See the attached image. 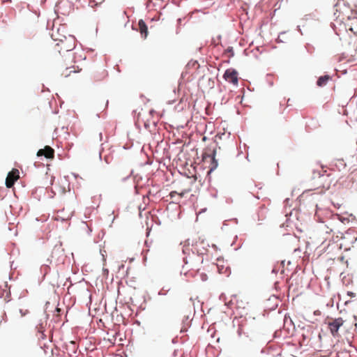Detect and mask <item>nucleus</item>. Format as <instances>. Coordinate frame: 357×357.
Masks as SVG:
<instances>
[{
    "instance_id": "obj_1",
    "label": "nucleus",
    "mask_w": 357,
    "mask_h": 357,
    "mask_svg": "<svg viewBox=\"0 0 357 357\" xmlns=\"http://www.w3.org/2000/svg\"><path fill=\"white\" fill-rule=\"evenodd\" d=\"M54 40L56 43L53 47V51L55 54L57 53L59 55L57 60L60 65L61 76L68 77L71 73H79L81 69L75 65L73 54L70 52L75 47V38L69 35L54 38Z\"/></svg>"
},
{
    "instance_id": "obj_2",
    "label": "nucleus",
    "mask_w": 357,
    "mask_h": 357,
    "mask_svg": "<svg viewBox=\"0 0 357 357\" xmlns=\"http://www.w3.org/2000/svg\"><path fill=\"white\" fill-rule=\"evenodd\" d=\"M238 71L234 68H230L225 71L223 78L225 81L237 86L238 84Z\"/></svg>"
},
{
    "instance_id": "obj_3",
    "label": "nucleus",
    "mask_w": 357,
    "mask_h": 357,
    "mask_svg": "<svg viewBox=\"0 0 357 357\" xmlns=\"http://www.w3.org/2000/svg\"><path fill=\"white\" fill-rule=\"evenodd\" d=\"M343 324L344 321L341 317L335 318L333 321L328 323L330 332L333 337L338 335V331Z\"/></svg>"
},
{
    "instance_id": "obj_4",
    "label": "nucleus",
    "mask_w": 357,
    "mask_h": 357,
    "mask_svg": "<svg viewBox=\"0 0 357 357\" xmlns=\"http://www.w3.org/2000/svg\"><path fill=\"white\" fill-rule=\"evenodd\" d=\"M20 178L19 171L17 169H13L10 172L6 179V185L7 188H12L15 182Z\"/></svg>"
},
{
    "instance_id": "obj_5",
    "label": "nucleus",
    "mask_w": 357,
    "mask_h": 357,
    "mask_svg": "<svg viewBox=\"0 0 357 357\" xmlns=\"http://www.w3.org/2000/svg\"><path fill=\"white\" fill-rule=\"evenodd\" d=\"M38 156H45L46 158H53L54 155V151L49 146H46L44 149L38 150L37 153Z\"/></svg>"
},
{
    "instance_id": "obj_6",
    "label": "nucleus",
    "mask_w": 357,
    "mask_h": 357,
    "mask_svg": "<svg viewBox=\"0 0 357 357\" xmlns=\"http://www.w3.org/2000/svg\"><path fill=\"white\" fill-rule=\"evenodd\" d=\"M332 79V77L330 75L326 74L324 75L318 77L316 84L319 87L325 86L328 82Z\"/></svg>"
},
{
    "instance_id": "obj_7",
    "label": "nucleus",
    "mask_w": 357,
    "mask_h": 357,
    "mask_svg": "<svg viewBox=\"0 0 357 357\" xmlns=\"http://www.w3.org/2000/svg\"><path fill=\"white\" fill-rule=\"evenodd\" d=\"M139 31L144 38H146L148 35V27L146 23L140 20L138 22Z\"/></svg>"
},
{
    "instance_id": "obj_8",
    "label": "nucleus",
    "mask_w": 357,
    "mask_h": 357,
    "mask_svg": "<svg viewBox=\"0 0 357 357\" xmlns=\"http://www.w3.org/2000/svg\"><path fill=\"white\" fill-rule=\"evenodd\" d=\"M191 322L188 315H185L182 320V327L181 328L180 332L181 333H185L188 331V329L190 327Z\"/></svg>"
},
{
    "instance_id": "obj_9",
    "label": "nucleus",
    "mask_w": 357,
    "mask_h": 357,
    "mask_svg": "<svg viewBox=\"0 0 357 357\" xmlns=\"http://www.w3.org/2000/svg\"><path fill=\"white\" fill-rule=\"evenodd\" d=\"M218 167V160L216 158H211L209 169L207 171V176H210V174L213 171H215Z\"/></svg>"
},
{
    "instance_id": "obj_10",
    "label": "nucleus",
    "mask_w": 357,
    "mask_h": 357,
    "mask_svg": "<svg viewBox=\"0 0 357 357\" xmlns=\"http://www.w3.org/2000/svg\"><path fill=\"white\" fill-rule=\"evenodd\" d=\"M324 174L320 170H313L312 174V179L315 180L316 178L321 179Z\"/></svg>"
},
{
    "instance_id": "obj_11",
    "label": "nucleus",
    "mask_w": 357,
    "mask_h": 357,
    "mask_svg": "<svg viewBox=\"0 0 357 357\" xmlns=\"http://www.w3.org/2000/svg\"><path fill=\"white\" fill-rule=\"evenodd\" d=\"M170 289H171V287L169 285H165L158 292V295H159V296H165L170 291Z\"/></svg>"
},
{
    "instance_id": "obj_12",
    "label": "nucleus",
    "mask_w": 357,
    "mask_h": 357,
    "mask_svg": "<svg viewBox=\"0 0 357 357\" xmlns=\"http://www.w3.org/2000/svg\"><path fill=\"white\" fill-rule=\"evenodd\" d=\"M304 47H305L306 52L308 54H312L314 53L315 48L312 44L307 43L305 45Z\"/></svg>"
},
{
    "instance_id": "obj_13",
    "label": "nucleus",
    "mask_w": 357,
    "mask_h": 357,
    "mask_svg": "<svg viewBox=\"0 0 357 357\" xmlns=\"http://www.w3.org/2000/svg\"><path fill=\"white\" fill-rule=\"evenodd\" d=\"M338 163L336 164V167L339 171H341L346 167V163L344 162L343 159L338 160Z\"/></svg>"
},
{
    "instance_id": "obj_14",
    "label": "nucleus",
    "mask_w": 357,
    "mask_h": 357,
    "mask_svg": "<svg viewBox=\"0 0 357 357\" xmlns=\"http://www.w3.org/2000/svg\"><path fill=\"white\" fill-rule=\"evenodd\" d=\"M225 53L226 54H229V58L233 57L234 56V51L233 47H227V49L225 50Z\"/></svg>"
},
{
    "instance_id": "obj_15",
    "label": "nucleus",
    "mask_w": 357,
    "mask_h": 357,
    "mask_svg": "<svg viewBox=\"0 0 357 357\" xmlns=\"http://www.w3.org/2000/svg\"><path fill=\"white\" fill-rule=\"evenodd\" d=\"M36 328L38 330V332L41 333V338L42 339H45V335L43 333L44 329H45V326H43V324H40L38 326H36Z\"/></svg>"
},
{
    "instance_id": "obj_16",
    "label": "nucleus",
    "mask_w": 357,
    "mask_h": 357,
    "mask_svg": "<svg viewBox=\"0 0 357 357\" xmlns=\"http://www.w3.org/2000/svg\"><path fill=\"white\" fill-rule=\"evenodd\" d=\"M162 163V162L161 161H160V160L158 159V170H157V172H158V176H165L164 171H162V170H160V165H161Z\"/></svg>"
},
{
    "instance_id": "obj_17",
    "label": "nucleus",
    "mask_w": 357,
    "mask_h": 357,
    "mask_svg": "<svg viewBox=\"0 0 357 357\" xmlns=\"http://www.w3.org/2000/svg\"><path fill=\"white\" fill-rule=\"evenodd\" d=\"M237 334L238 337H241L243 334L245 335L246 337H248V335H246V333L243 331L242 326H238V328L237 329Z\"/></svg>"
},
{
    "instance_id": "obj_18",
    "label": "nucleus",
    "mask_w": 357,
    "mask_h": 357,
    "mask_svg": "<svg viewBox=\"0 0 357 357\" xmlns=\"http://www.w3.org/2000/svg\"><path fill=\"white\" fill-rule=\"evenodd\" d=\"M286 33V31H282L279 33V36L278 37V38L276 39V43H284V40L280 38V36L283 34H285Z\"/></svg>"
},
{
    "instance_id": "obj_19",
    "label": "nucleus",
    "mask_w": 357,
    "mask_h": 357,
    "mask_svg": "<svg viewBox=\"0 0 357 357\" xmlns=\"http://www.w3.org/2000/svg\"><path fill=\"white\" fill-rule=\"evenodd\" d=\"M182 21H183V19L182 18H178L177 20V26H178V28L176 29V33H178L179 32V26H181V23H182Z\"/></svg>"
},
{
    "instance_id": "obj_20",
    "label": "nucleus",
    "mask_w": 357,
    "mask_h": 357,
    "mask_svg": "<svg viewBox=\"0 0 357 357\" xmlns=\"http://www.w3.org/2000/svg\"><path fill=\"white\" fill-rule=\"evenodd\" d=\"M327 307H333L334 305V299L332 298L330 299V301L326 304Z\"/></svg>"
},
{
    "instance_id": "obj_21",
    "label": "nucleus",
    "mask_w": 357,
    "mask_h": 357,
    "mask_svg": "<svg viewBox=\"0 0 357 357\" xmlns=\"http://www.w3.org/2000/svg\"><path fill=\"white\" fill-rule=\"evenodd\" d=\"M215 156H216V149H213V150L212 151L211 153L208 155V157L211 158H215Z\"/></svg>"
},
{
    "instance_id": "obj_22",
    "label": "nucleus",
    "mask_w": 357,
    "mask_h": 357,
    "mask_svg": "<svg viewBox=\"0 0 357 357\" xmlns=\"http://www.w3.org/2000/svg\"><path fill=\"white\" fill-rule=\"evenodd\" d=\"M208 277L206 273H202L201 275V279L202 281H206L207 280Z\"/></svg>"
},
{
    "instance_id": "obj_23",
    "label": "nucleus",
    "mask_w": 357,
    "mask_h": 357,
    "mask_svg": "<svg viewBox=\"0 0 357 357\" xmlns=\"http://www.w3.org/2000/svg\"><path fill=\"white\" fill-rule=\"evenodd\" d=\"M278 271H279V268H278L276 267V266H275L273 268V269H272V271H271V272H272V273L277 274V273H278Z\"/></svg>"
},
{
    "instance_id": "obj_24",
    "label": "nucleus",
    "mask_w": 357,
    "mask_h": 357,
    "mask_svg": "<svg viewBox=\"0 0 357 357\" xmlns=\"http://www.w3.org/2000/svg\"><path fill=\"white\" fill-rule=\"evenodd\" d=\"M347 295L351 298H354L356 296V294L353 291H347Z\"/></svg>"
},
{
    "instance_id": "obj_25",
    "label": "nucleus",
    "mask_w": 357,
    "mask_h": 357,
    "mask_svg": "<svg viewBox=\"0 0 357 357\" xmlns=\"http://www.w3.org/2000/svg\"><path fill=\"white\" fill-rule=\"evenodd\" d=\"M103 74H105V72H103ZM104 77H105V75H103L101 77L94 76V79L96 81H100V80H102L104 78Z\"/></svg>"
},
{
    "instance_id": "obj_26",
    "label": "nucleus",
    "mask_w": 357,
    "mask_h": 357,
    "mask_svg": "<svg viewBox=\"0 0 357 357\" xmlns=\"http://www.w3.org/2000/svg\"><path fill=\"white\" fill-rule=\"evenodd\" d=\"M296 30H297V31H298L301 35H303V31H302V30H301V26H300V25H298V26H296Z\"/></svg>"
},
{
    "instance_id": "obj_27",
    "label": "nucleus",
    "mask_w": 357,
    "mask_h": 357,
    "mask_svg": "<svg viewBox=\"0 0 357 357\" xmlns=\"http://www.w3.org/2000/svg\"><path fill=\"white\" fill-rule=\"evenodd\" d=\"M20 313H21L22 316H24V315H26L28 313V310H26L25 311H22V310H20Z\"/></svg>"
},
{
    "instance_id": "obj_28",
    "label": "nucleus",
    "mask_w": 357,
    "mask_h": 357,
    "mask_svg": "<svg viewBox=\"0 0 357 357\" xmlns=\"http://www.w3.org/2000/svg\"><path fill=\"white\" fill-rule=\"evenodd\" d=\"M310 16V15H305L302 19H301V21H307L308 20V17Z\"/></svg>"
},
{
    "instance_id": "obj_29",
    "label": "nucleus",
    "mask_w": 357,
    "mask_h": 357,
    "mask_svg": "<svg viewBox=\"0 0 357 357\" xmlns=\"http://www.w3.org/2000/svg\"><path fill=\"white\" fill-rule=\"evenodd\" d=\"M173 92H174V93H179V92H180V89H179V87H178L177 89H176V88H174V89H173Z\"/></svg>"
},
{
    "instance_id": "obj_30",
    "label": "nucleus",
    "mask_w": 357,
    "mask_h": 357,
    "mask_svg": "<svg viewBox=\"0 0 357 357\" xmlns=\"http://www.w3.org/2000/svg\"><path fill=\"white\" fill-rule=\"evenodd\" d=\"M289 201H290V199H289V198H286V199H284V204H285L286 205H288V204H289Z\"/></svg>"
},
{
    "instance_id": "obj_31",
    "label": "nucleus",
    "mask_w": 357,
    "mask_h": 357,
    "mask_svg": "<svg viewBox=\"0 0 357 357\" xmlns=\"http://www.w3.org/2000/svg\"><path fill=\"white\" fill-rule=\"evenodd\" d=\"M151 3H152V0H149V1L147 2V7L150 8Z\"/></svg>"
},
{
    "instance_id": "obj_32",
    "label": "nucleus",
    "mask_w": 357,
    "mask_h": 357,
    "mask_svg": "<svg viewBox=\"0 0 357 357\" xmlns=\"http://www.w3.org/2000/svg\"><path fill=\"white\" fill-rule=\"evenodd\" d=\"M144 126H145L147 129H149V123H148L147 122H146V123H144Z\"/></svg>"
},
{
    "instance_id": "obj_33",
    "label": "nucleus",
    "mask_w": 357,
    "mask_h": 357,
    "mask_svg": "<svg viewBox=\"0 0 357 357\" xmlns=\"http://www.w3.org/2000/svg\"><path fill=\"white\" fill-rule=\"evenodd\" d=\"M183 261H184L185 264H188L187 257H184L183 258Z\"/></svg>"
},
{
    "instance_id": "obj_34",
    "label": "nucleus",
    "mask_w": 357,
    "mask_h": 357,
    "mask_svg": "<svg viewBox=\"0 0 357 357\" xmlns=\"http://www.w3.org/2000/svg\"><path fill=\"white\" fill-rule=\"evenodd\" d=\"M349 303H351V301H347L344 302V305H347Z\"/></svg>"
},
{
    "instance_id": "obj_35",
    "label": "nucleus",
    "mask_w": 357,
    "mask_h": 357,
    "mask_svg": "<svg viewBox=\"0 0 357 357\" xmlns=\"http://www.w3.org/2000/svg\"><path fill=\"white\" fill-rule=\"evenodd\" d=\"M161 225V221L160 220V219L158 218V226L160 225Z\"/></svg>"
},
{
    "instance_id": "obj_36",
    "label": "nucleus",
    "mask_w": 357,
    "mask_h": 357,
    "mask_svg": "<svg viewBox=\"0 0 357 357\" xmlns=\"http://www.w3.org/2000/svg\"><path fill=\"white\" fill-rule=\"evenodd\" d=\"M189 241H190V240H189V239H188V240L185 241V243H186V245H188H188H190V242H189Z\"/></svg>"
},
{
    "instance_id": "obj_37",
    "label": "nucleus",
    "mask_w": 357,
    "mask_h": 357,
    "mask_svg": "<svg viewBox=\"0 0 357 357\" xmlns=\"http://www.w3.org/2000/svg\"><path fill=\"white\" fill-rule=\"evenodd\" d=\"M284 263H285V261H284V260H283V261H281V265H282V267H284Z\"/></svg>"
},
{
    "instance_id": "obj_38",
    "label": "nucleus",
    "mask_w": 357,
    "mask_h": 357,
    "mask_svg": "<svg viewBox=\"0 0 357 357\" xmlns=\"http://www.w3.org/2000/svg\"><path fill=\"white\" fill-rule=\"evenodd\" d=\"M183 252L184 255L186 254V248H183Z\"/></svg>"
},
{
    "instance_id": "obj_39",
    "label": "nucleus",
    "mask_w": 357,
    "mask_h": 357,
    "mask_svg": "<svg viewBox=\"0 0 357 357\" xmlns=\"http://www.w3.org/2000/svg\"><path fill=\"white\" fill-rule=\"evenodd\" d=\"M302 337H303V340H305L306 339V335L305 334H303Z\"/></svg>"
},
{
    "instance_id": "obj_40",
    "label": "nucleus",
    "mask_w": 357,
    "mask_h": 357,
    "mask_svg": "<svg viewBox=\"0 0 357 357\" xmlns=\"http://www.w3.org/2000/svg\"><path fill=\"white\" fill-rule=\"evenodd\" d=\"M221 38H222L221 35L218 36V40H220V39H221Z\"/></svg>"
},
{
    "instance_id": "obj_41",
    "label": "nucleus",
    "mask_w": 357,
    "mask_h": 357,
    "mask_svg": "<svg viewBox=\"0 0 357 357\" xmlns=\"http://www.w3.org/2000/svg\"><path fill=\"white\" fill-rule=\"evenodd\" d=\"M174 101H175V100H172V101H169V104H172V103H173Z\"/></svg>"
},
{
    "instance_id": "obj_42",
    "label": "nucleus",
    "mask_w": 357,
    "mask_h": 357,
    "mask_svg": "<svg viewBox=\"0 0 357 357\" xmlns=\"http://www.w3.org/2000/svg\"><path fill=\"white\" fill-rule=\"evenodd\" d=\"M160 20V17H159V13L158 12V18H157V20L158 21Z\"/></svg>"
},
{
    "instance_id": "obj_43",
    "label": "nucleus",
    "mask_w": 357,
    "mask_h": 357,
    "mask_svg": "<svg viewBox=\"0 0 357 357\" xmlns=\"http://www.w3.org/2000/svg\"><path fill=\"white\" fill-rule=\"evenodd\" d=\"M322 183H323L322 181H320V182L317 185H321Z\"/></svg>"
},
{
    "instance_id": "obj_44",
    "label": "nucleus",
    "mask_w": 357,
    "mask_h": 357,
    "mask_svg": "<svg viewBox=\"0 0 357 357\" xmlns=\"http://www.w3.org/2000/svg\"><path fill=\"white\" fill-rule=\"evenodd\" d=\"M183 101V98H182L180 100V103H181Z\"/></svg>"
},
{
    "instance_id": "obj_45",
    "label": "nucleus",
    "mask_w": 357,
    "mask_h": 357,
    "mask_svg": "<svg viewBox=\"0 0 357 357\" xmlns=\"http://www.w3.org/2000/svg\"><path fill=\"white\" fill-rule=\"evenodd\" d=\"M357 241V238H355V240H354V241H353L351 243H354L355 241Z\"/></svg>"
},
{
    "instance_id": "obj_46",
    "label": "nucleus",
    "mask_w": 357,
    "mask_h": 357,
    "mask_svg": "<svg viewBox=\"0 0 357 357\" xmlns=\"http://www.w3.org/2000/svg\"><path fill=\"white\" fill-rule=\"evenodd\" d=\"M181 80L180 79L178 82V85H181Z\"/></svg>"
},
{
    "instance_id": "obj_47",
    "label": "nucleus",
    "mask_w": 357,
    "mask_h": 357,
    "mask_svg": "<svg viewBox=\"0 0 357 357\" xmlns=\"http://www.w3.org/2000/svg\"><path fill=\"white\" fill-rule=\"evenodd\" d=\"M318 313H319V311H317H317H316V312H314V314H318Z\"/></svg>"
},
{
    "instance_id": "obj_48",
    "label": "nucleus",
    "mask_w": 357,
    "mask_h": 357,
    "mask_svg": "<svg viewBox=\"0 0 357 357\" xmlns=\"http://www.w3.org/2000/svg\"><path fill=\"white\" fill-rule=\"evenodd\" d=\"M157 116H158V119L159 118V116H160V115L159 114L158 112Z\"/></svg>"
},
{
    "instance_id": "obj_49",
    "label": "nucleus",
    "mask_w": 357,
    "mask_h": 357,
    "mask_svg": "<svg viewBox=\"0 0 357 357\" xmlns=\"http://www.w3.org/2000/svg\"><path fill=\"white\" fill-rule=\"evenodd\" d=\"M224 296L223 294H221V295L220 296V298L221 299V298H222V296Z\"/></svg>"
},
{
    "instance_id": "obj_50",
    "label": "nucleus",
    "mask_w": 357,
    "mask_h": 357,
    "mask_svg": "<svg viewBox=\"0 0 357 357\" xmlns=\"http://www.w3.org/2000/svg\"><path fill=\"white\" fill-rule=\"evenodd\" d=\"M153 126H155L156 123L155 121H153Z\"/></svg>"
},
{
    "instance_id": "obj_51",
    "label": "nucleus",
    "mask_w": 357,
    "mask_h": 357,
    "mask_svg": "<svg viewBox=\"0 0 357 357\" xmlns=\"http://www.w3.org/2000/svg\"><path fill=\"white\" fill-rule=\"evenodd\" d=\"M94 1H98V0H93Z\"/></svg>"
}]
</instances>
